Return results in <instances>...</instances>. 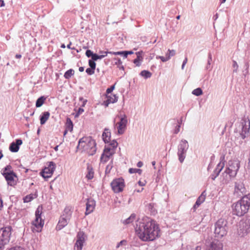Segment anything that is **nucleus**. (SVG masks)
<instances>
[{"label":"nucleus","instance_id":"nucleus-1","mask_svg":"<svg viewBox=\"0 0 250 250\" xmlns=\"http://www.w3.org/2000/svg\"><path fill=\"white\" fill-rule=\"evenodd\" d=\"M135 230L138 236L143 241H152L160 236L158 224L147 217L138 220Z\"/></svg>","mask_w":250,"mask_h":250},{"label":"nucleus","instance_id":"nucleus-2","mask_svg":"<svg viewBox=\"0 0 250 250\" xmlns=\"http://www.w3.org/2000/svg\"><path fill=\"white\" fill-rule=\"evenodd\" d=\"M240 167V161L238 159L229 161L225 170L222 173L221 182L223 184H228L234 178Z\"/></svg>","mask_w":250,"mask_h":250},{"label":"nucleus","instance_id":"nucleus-3","mask_svg":"<svg viewBox=\"0 0 250 250\" xmlns=\"http://www.w3.org/2000/svg\"><path fill=\"white\" fill-rule=\"evenodd\" d=\"M250 207V194H248L232 205L233 213L237 216H242L248 212Z\"/></svg>","mask_w":250,"mask_h":250},{"label":"nucleus","instance_id":"nucleus-4","mask_svg":"<svg viewBox=\"0 0 250 250\" xmlns=\"http://www.w3.org/2000/svg\"><path fill=\"white\" fill-rule=\"evenodd\" d=\"M95 141L90 137H85L80 139L77 149H82L89 155H94L96 151Z\"/></svg>","mask_w":250,"mask_h":250},{"label":"nucleus","instance_id":"nucleus-5","mask_svg":"<svg viewBox=\"0 0 250 250\" xmlns=\"http://www.w3.org/2000/svg\"><path fill=\"white\" fill-rule=\"evenodd\" d=\"M250 121L249 119L244 118L236 125L235 132L239 133L241 138L244 139L250 135Z\"/></svg>","mask_w":250,"mask_h":250},{"label":"nucleus","instance_id":"nucleus-6","mask_svg":"<svg viewBox=\"0 0 250 250\" xmlns=\"http://www.w3.org/2000/svg\"><path fill=\"white\" fill-rule=\"evenodd\" d=\"M227 221L223 219H219L215 224L214 233L217 238H222L227 233Z\"/></svg>","mask_w":250,"mask_h":250},{"label":"nucleus","instance_id":"nucleus-7","mask_svg":"<svg viewBox=\"0 0 250 250\" xmlns=\"http://www.w3.org/2000/svg\"><path fill=\"white\" fill-rule=\"evenodd\" d=\"M188 147L189 145L186 140L182 139L180 141L178 146L177 155L181 163H183L184 161Z\"/></svg>","mask_w":250,"mask_h":250},{"label":"nucleus","instance_id":"nucleus-8","mask_svg":"<svg viewBox=\"0 0 250 250\" xmlns=\"http://www.w3.org/2000/svg\"><path fill=\"white\" fill-rule=\"evenodd\" d=\"M11 167L10 166H7L3 169L1 174L5 178L8 185L10 186H14L16 184V182L14 180V177H16V174L13 171H11Z\"/></svg>","mask_w":250,"mask_h":250},{"label":"nucleus","instance_id":"nucleus-9","mask_svg":"<svg viewBox=\"0 0 250 250\" xmlns=\"http://www.w3.org/2000/svg\"><path fill=\"white\" fill-rule=\"evenodd\" d=\"M12 228L7 226L0 229V245L7 244L10 240L11 235Z\"/></svg>","mask_w":250,"mask_h":250},{"label":"nucleus","instance_id":"nucleus-10","mask_svg":"<svg viewBox=\"0 0 250 250\" xmlns=\"http://www.w3.org/2000/svg\"><path fill=\"white\" fill-rule=\"evenodd\" d=\"M250 232V219H246L239 222L238 233L241 237H244Z\"/></svg>","mask_w":250,"mask_h":250},{"label":"nucleus","instance_id":"nucleus-11","mask_svg":"<svg viewBox=\"0 0 250 250\" xmlns=\"http://www.w3.org/2000/svg\"><path fill=\"white\" fill-rule=\"evenodd\" d=\"M42 209V206L38 207L35 212L36 218L32 223V225L37 228V231H41L44 224V221L41 218Z\"/></svg>","mask_w":250,"mask_h":250},{"label":"nucleus","instance_id":"nucleus-12","mask_svg":"<svg viewBox=\"0 0 250 250\" xmlns=\"http://www.w3.org/2000/svg\"><path fill=\"white\" fill-rule=\"evenodd\" d=\"M56 168V164L51 161L46 163V166L41 172V175L44 178L51 177Z\"/></svg>","mask_w":250,"mask_h":250},{"label":"nucleus","instance_id":"nucleus-13","mask_svg":"<svg viewBox=\"0 0 250 250\" xmlns=\"http://www.w3.org/2000/svg\"><path fill=\"white\" fill-rule=\"evenodd\" d=\"M110 185L115 193H119L123 190L125 187L124 180L121 178L114 179Z\"/></svg>","mask_w":250,"mask_h":250},{"label":"nucleus","instance_id":"nucleus-14","mask_svg":"<svg viewBox=\"0 0 250 250\" xmlns=\"http://www.w3.org/2000/svg\"><path fill=\"white\" fill-rule=\"evenodd\" d=\"M120 116V122L117 124L118 125L117 126L118 133L120 135L124 133L127 123V117L125 115H121Z\"/></svg>","mask_w":250,"mask_h":250},{"label":"nucleus","instance_id":"nucleus-15","mask_svg":"<svg viewBox=\"0 0 250 250\" xmlns=\"http://www.w3.org/2000/svg\"><path fill=\"white\" fill-rule=\"evenodd\" d=\"M114 153V151L112 150L110 147H105L104 152L101 157V163L103 164L106 163Z\"/></svg>","mask_w":250,"mask_h":250},{"label":"nucleus","instance_id":"nucleus-16","mask_svg":"<svg viewBox=\"0 0 250 250\" xmlns=\"http://www.w3.org/2000/svg\"><path fill=\"white\" fill-rule=\"evenodd\" d=\"M246 191L244 184L242 181H239L235 182L234 194L237 196H241Z\"/></svg>","mask_w":250,"mask_h":250},{"label":"nucleus","instance_id":"nucleus-17","mask_svg":"<svg viewBox=\"0 0 250 250\" xmlns=\"http://www.w3.org/2000/svg\"><path fill=\"white\" fill-rule=\"evenodd\" d=\"M77 241L75 244L74 249H77L76 250H82L83 243L85 241L84 233L83 231H80L78 233L77 235Z\"/></svg>","mask_w":250,"mask_h":250},{"label":"nucleus","instance_id":"nucleus-18","mask_svg":"<svg viewBox=\"0 0 250 250\" xmlns=\"http://www.w3.org/2000/svg\"><path fill=\"white\" fill-rule=\"evenodd\" d=\"M223 245L219 241L214 240L208 246L207 250H223Z\"/></svg>","mask_w":250,"mask_h":250},{"label":"nucleus","instance_id":"nucleus-19","mask_svg":"<svg viewBox=\"0 0 250 250\" xmlns=\"http://www.w3.org/2000/svg\"><path fill=\"white\" fill-rule=\"evenodd\" d=\"M95 206L96 202L93 199H88L86 204L85 215H87L92 212L95 208Z\"/></svg>","mask_w":250,"mask_h":250},{"label":"nucleus","instance_id":"nucleus-20","mask_svg":"<svg viewBox=\"0 0 250 250\" xmlns=\"http://www.w3.org/2000/svg\"><path fill=\"white\" fill-rule=\"evenodd\" d=\"M224 167V163L220 162L218 164L215 169L213 170L212 173L210 175V178L212 180H214L216 177L219 175L220 172Z\"/></svg>","mask_w":250,"mask_h":250},{"label":"nucleus","instance_id":"nucleus-21","mask_svg":"<svg viewBox=\"0 0 250 250\" xmlns=\"http://www.w3.org/2000/svg\"><path fill=\"white\" fill-rule=\"evenodd\" d=\"M22 143L21 139H18L16 140V142L11 143L9 146V150L12 152H17L19 151L20 146Z\"/></svg>","mask_w":250,"mask_h":250},{"label":"nucleus","instance_id":"nucleus-22","mask_svg":"<svg viewBox=\"0 0 250 250\" xmlns=\"http://www.w3.org/2000/svg\"><path fill=\"white\" fill-rule=\"evenodd\" d=\"M69 219L65 218L64 217L61 216L59 222L56 226V229L60 230L65 227L68 223Z\"/></svg>","mask_w":250,"mask_h":250},{"label":"nucleus","instance_id":"nucleus-23","mask_svg":"<svg viewBox=\"0 0 250 250\" xmlns=\"http://www.w3.org/2000/svg\"><path fill=\"white\" fill-rule=\"evenodd\" d=\"M206 196V193L205 191H204L200 196L198 198L197 201L195 202L193 206L194 208H198L202 203L205 201Z\"/></svg>","mask_w":250,"mask_h":250},{"label":"nucleus","instance_id":"nucleus-24","mask_svg":"<svg viewBox=\"0 0 250 250\" xmlns=\"http://www.w3.org/2000/svg\"><path fill=\"white\" fill-rule=\"evenodd\" d=\"M72 211L71 210V207H66L63 212L62 214L61 215L62 217H64L65 218L70 220L72 216Z\"/></svg>","mask_w":250,"mask_h":250},{"label":"nucleus","instance_id":"nucleus-25","mask_svg":"<svg viewBox=\"0 0 250 250\" xmlns=\"http://www.w3.org/2000/svg\"><path fill=\"white\" fill-rule=\"evenodd\" d=\"M50 116V113L48 111L43 112L40 116V123L42 125H44Z\"/></svg>","mask_w":250,"mask_h":250},{"label":"nucleus","instance_id":"nucleus-26","mask_svg":"<svg viewBox=\"0 0 250 250\" xmlns=\"http://www.w3.org/2000/svg\"><path fill=\"white\" fill-rule=\"evenodd\" d=\"M87 174H86V178L88 180H91L94 177V172L92 167L88 165L87 167Z\"/></svg>","mask_w":250,"mask_h":250},{"label":"nucleus","instance_id":"nucleus-27","mask_svg":"<svg viewBox=\"0 0 250 250\" xmlns=\"http://www.w3.org/2000/svg\"><path fill=\"white\" fill-rule=\"evenodd\" d=\"M110 132L109 131V129L105 128L104 129V132L103 133V139L105 143H107L109 142L110 139Z\"/></svg>","mask_w":250,"mask_h":250},{"label":"nucleus","instance_id":"nucleus-28","mask_svg":"<svg viewBox=\"0 0 250 250\" xmlns=\"http://www.w3.org/2000/svg\"><path fill=\"white\" fill-rule=\"evenodd\" d=\"M36 197H37V195L36 194H30L27 195L23 199V202L24 203L30 202L32 200H33L34 199L36 198Z\"/></svg>","mask_w":250,"mask_h":250},{"label":"nucleus","instance_id":"nucleus-29","mask_svg":"<svg viewBox=\"0 0 250 250\" xmlns=\"http://www.w3.org/2000/svg\"><path fill=\"white\" fill-rule=\"evenodd\" d=\"M73 125L72 121L70 118H67L65 124V129L69 130V131H72Z\"/></svg>","mask_w":250,"mask_h":250},{"label":"nucleus","instance_id":"nucleus-30","mask_svg":"<svg viewBox=\"0 0 250 250\" xmlns=\"http://www.w3.org/2000/svg\"><path fill=\"white\" fill-rule=\"evenodd\" d=\"M108 52H109L108 51H105V52L100 51L101 53L103 54L101 55H98L97 54L95 53V55H94V56H93V60L94 61H97L99 59H102L103 58L105 57L107 55V54H109Z\"/></svg>","mask_w":250,"mask_h":250},{"label":"nucleus","instance_id":"nucleus-31","mask_svg":"<svg viewBox=\"0 0 250 250\" xmlns=\"http://www.w3.org/2000/svg\"><path fill=\"white\" fill-rule=\"evenodd\" d=\"M46 99V98L44 96H41L40 98H39L36 101V106L37 107H40L44 103V101Z\"/></svg>","mask_w":250,"mask_h":250},{"label":"nucleus","instance_id":"nucleus-32","mask_svg":"<svg viewBox=\"0 0 250 250\" xmlns=\"http://www.w3.org/2000/svg\"><path fill=\"white\" fill-rule=\"evenodd\" d=\"M74 74V70L72 69H70L67 70L64 74V77L66 79H69Z\"/></svg>","mask_w":250,"mask_h":250},{"label":"nucleus","instance_id":"nucleus-33","mask_svg":"<svg viewBox=\"0 0 250 250\" xmlns=\"http://www.w3.org/2000/svg\"><path fill=\"white\" fill-rule=\"evenodd\" d=\"M136 215L134 214H132L128 218L123 221L125 224H129L133 222L135 219Z\"/></svg>","mask_w":250,"mask_h":250},{"label":"nucleus","instance_id":"nucleus-34","mask_svg":"<svg viewBox=\"0 0 250 250\" xmlns=\"http://www.w3.org/2000/svg\"><path fill=\"white\" fill-rule=\"evenodd\" d=\"M140 75L145 79H148L151 77L152 74L147 70H143L141 72Z\"/></svg>","mask_w":250,"mask_h":250},{"label":"nucleus","instance_id":"nucleus-35","mask_svg":"<svg viewBox=\"0 0 250 250\" xmlns=\"http://www.w3.org/2000/svg\"><path fill=\"white\" fill-rule=\"evenodd\" d=\"M212 62V56L211 53H209L208 55V63L206 67V69L210 71L212 67L210 66L211 62Z\"/></svg>","mask_w":250,"mask_h":250},{"label":"nucleus","instance_id":"nucleus-36","mask_svg":"<svg viewBox=\"0 0 250 250\" xmlns=\"http://www.w3.org/2000/svg\"><path fill=\"white\" fill-rule=\"evenodd\" d=\"M114 60L115 61V64L117 65L120 69H124V68L122 65V62L121 59L120 58H115Z\"/></svg>","mask_w":250,"mask_h":250},{"label":"nucleus","instance_id":"nucleus-37","mask_svg":"<svg viewBox=\"0 0 250 250\" xmlns=\"http://www.w3.org/2000/svg\"><path fill=\"white\" fill-rule=\"evenodd\" d=\"M107 98L109 101L110 103H115L118 101V97L116 95H113L112 96H107Z\"/></svg>","mask_w":250,"mask_h":250},{"label":"nucleus","instance_id":"nucleus-38","mask_svg":"<svg viewBox=\"0 0 250 250\" xmlns=\"http://www.w3.org/2000/svg\"><path fill=\"white\" fill-rule=\"evenodd\" d=\"M118 146V143L115 140H113L110 142L109 146L108 147H110L112 150H113L115 151V149Z\"/></svg>","mask_w":250,"mask_h":250},{"label":"nucleus","instance_id":"nucleus-39","mask_svg":"<svg viewBox=\"0 0 250 250\" xmlns=\"http://www.w3.org/2000/svg\"><path fill=\"white\" fill-rule=\"evenodd\" d=\"M203 93V92H202V90L201 89V88H197L196 89H195L194 90H193L192 92V94L195 95V96H199L201 95H202Z\"/></svg>","mask_w":250,"mask_h":250},{"label":"nucleus","instance_id":"nucleus-40","mask_svg":"<svg viewBox=\"0 0 250 250\" xmlns=\"http://www.w3.org/2000/svg\"><path fill=\"white\" fill-rule=\"evenodd\" d=\"M142 170L139 168H130L129 169V172L131 174L138 173L139 174H141Z\"/></svg>","mask_w":250,"mask_h":250},{"label":"nucleus","instance_id":"nucleus-41","mask_svg":"<svg viewBox=\"0 0 250 250\" xmlns=\"http://www.w3.org/2000/svg\"><path fill=\"white\" fill-rule=\"evenodd\" d=\"M142 60L140 56H137V58L133 60V63L136 64L137 66H140L141 64Z\"/></svg>","mask_w":250,"mask_h":250},{"label":"nucleus","instance_id":"nucleus-42","mask_svg":"<svg viewBox=\"0 0 250 250\" xmlns=\"http://www.w3.org/2000/svg\"><path fill=\"white\" fill-rule=\"evenodd\" d=\"M108 53L110 54H113V55H120V56H123L125 58V52H124V51H118V52H111V51H109Z\"/></svg>","mask_w":250,"mask_h":250},{"label":"nucleus","instance_id":"nucleus-43","mask_svg":"<svg viewBox=\"0 0 250 250\" xmlns=\"http://www.w3.org/2000/svg\"><path fill=\"white\" fill-rule=\"evenodd\" d=\"M95 61L93 60H89L88 61V64L90 68H92L95 70L96 68V63L95 62Z\"/></svg>","mask_w":250,"mask_h":250},{"label":"nucleus","instance_id":"nucleus-44","mask_svg":"<svg viewBox=\"0 0 250 250\" xmlns=\"http://www.w3.org/2000/svg\"><path fill=\"white\" fill-rule=\"evenodd\" d=\"M85 55L88 58L91 57V59L93 60L95 53H93L90 50H87L85 52Z\"/></svg>","mask_w":250,"mask_h":250},{"label":"nucleus","instance_id":"nucleus-45","mask_svg":"<svg viewBox=\"0 0 250 250\" xmlns=\"http://www.w3.org/2000/svg\"><path fill=\"white\" fill-rule=\"evenodd\" d=\"M157 59H160L163 62H166L169 60V58L167 57H163L161 56H157L156 57Z\"/></svg>","mask_w":250,"mask_h":250},{"label":"nucleus","instance_id":"nucleus-46","mask_svg":"<svg viewBox=\"0 0 250 250\" xmlns=\"http://www.w3.org/2000/svg\"><path fill=\"white\" fill-rule=\"evenodd\" d=\"M86 72L89 75H92L94 74L95 70L92 68H88L85 70Z\"/></svg>","mask_w":250,"mask_h":250},{"label":"nucleus","instance_id":"nucleus-47","mask_svg":"<svg viewBox=\"0 0 250 250\" xmlns=\"http://www.w3.org/2000/svg\"><path fill=\"white\" fill-rule=\"evenodd\" d=\"M168 56L167 57L169 58V60L171 58V57L174 56L175 55V51L174 50H170L168 49Z\"/></svg>","mask_w":250,"mask_h":250},{"label":"nucleus","instance_id":"nucleus-48","mask_svg":"<svg viewBox=\"0 0 250 250\" xmlns=\"http://www.w3.org/2000/svg\"><path fill=\"white\" fill-rule=\"evenodd\" d=\"M180 127H181V125H180V123H179V122H178V125H177L176 126L174 130V133L175 134H177L179 133V132L180 131Z\"/></svg>","mask_w":250,"mask_h":250},{"label":"nucleus","instance_id":"nucleus-49","mask_svg":"<svg viewBox=\"0 0 250 250\" xmlns=\"http://www.w3.org/2000/svg\"><path fill=\"white\" fill-rule=\"evenodd\" d=\"M233 67L234 68L233 72H237L238 68V65L237 62L235 61H233Z\"/></svg>","mask_w":250,"mask_h":250},{"label":"nucleus","instance_id":"nucleus-50","mask_svg":"<svg viewBox=\"0 0 250 250\" xmlns=\"http://www.w3.org/2000/svg\"><path fill=\"white\" fill-rule=\"evenodd\" d=\"M114 88H115V85H112L109 88H108L106 89V93L107 94H109V93H111V92L113 91V90L114 89Z\"/></svg>","mask_w":250,"mask_h":250},{"label":"nucleus","instance_id":"nucleus-51","mask_svg":"<svg viewBox=\"0 0 250 250\" xmlns=\"http://www.w3.org/2000/svg\"><path fill=\"white\" fill-rule=\"evenodd\" d=\"M126 242V241L125 240L121 241L120 242H119L117 244V245L116 246V248H119L121 246L125 244Z\"/></svg>","mask_w":250,"mask_h":250},{"label":"nucleus","instance_id":"nucleus-52","mask_svg":"<svg viewBox=\"0 0 250 250\" xmlns=\"http://www.w3.org/2000/svg\"><path fill=\"white\" fill-rule=\"evenodd\" d=\"M125 53V58H126L128 55L133 54V52L132 51H124Z\"/></svg>","mask_w":250,"mask_h":250},{"label":"nucleus","instance_id":"nucleus-53","mask_svg":"<svg viewBox=\"0 0 250 250\" xmlns=\"http://www.w3.org/2000/svg\"><path fill=\"white\" fill-rule=\"evenodd\" d=\"M83 111H84L83 109L81 107H80L78 109V111L76 114V116H77L80 115V114H82V113L83 112Z\"/></svg>","mask_w":250,"mask_h":250},{"label":"nucleus","instance_id":"nucleus-54","mask_svg":"<svg viewBox=\"0 0 250 250\" xmlns=\"http://www.w3.org/2000/svg\"><path fill=\"white\" fill-rule=\"evenodd\" d=\"M9 250H24L22 248L20 247H16L10 249Z\"/></svg>","mask_w":250,"mask_h":250},{"label":"nucleus","instance_id":"nucleus-55","mask_svg":"<svg viewBox=\"0 0 250 250\" xmlns=\"http://www.w3.org/2000/svg\"><path fill=\"white\" fill-rule=\"evenodd\" d=\"M110 104V102H109V101L107 98V100L104 102L103 104L105 106L107 107L109 105V104Z\"/></svg>","mask_w":250,"mask_h":250},{"label":"nucleus","instance_id":"nucleus-56","mask_svg":"<svg viewBox=\"0 0 250 250\" xmlns=\"http://www.w3.org/2000/svg\"><path fill=\"white\" fill-rule=\"evenodd\" d=\"M146 182H142L141 181H139L138 182L139 185L141 187L144 186L146 185Z\"/></svg>","mask_w":250,"mask_h":250},{"label":"nucleus","instance_id":"nucleus-57","mask_svg":"<svg viewBox=\"0 0 250 250\" xmlns=\"http://www.w3.org/2000/svg\"><path fill=\"white\" fill-rule=\"evenodd\" d=\"M143 163L141 161H139L137 163V166L138 167H141L143 166Z\"/></svg>","mask_w":250,"mask_h":250},{"label":"nucleus","instance_id":"nucleus-58","mask_svg":"<svg viewBox=\"0 0 250 250\" xmlns=\"http://www.w3.org/2000/svg\"><path fill=\"white\" fill-rule=\"evenodd\" d=\"M4 6V2L3 0H0V7Z\"/></svg>","mask_w":250,"mask_h":250},{"label":"nucleus","instance_id":"nucleus-59","mask_svg":"<svg viewBox=\"0 0 250 250\" xmlns=\"http://www.w3.org/2000/svg\"><path fill=\"white\" fill-rule=\"evenodd\" d=\"M143 189H144V188H142L139 189H135L134 192H141L143 190Z\"/></svg>","mask_w":250,"mask_h":250},{"label":"nucleus","instance_id":"nucleus-60","mask_svg":"<svg viewBox=\"0 0 250 250\" xmlns=\"http://www.w3.org/2000/svg\"><path fill=\"white\" fill-rule=\"evenodd\" d=\"M187 62H188V58H187V57H186L183 62V64H184V65H186V63H187Z\"/></svg>","mask_w":250,"mask_h":250},{"label":"nucleus","instance_id":"nucleus-61","mask_svg":"<svg viewBox=\"0 0 250 250\" xmlns=\"http://www.w3.org/2000/svg\"><path fill=\"white\" fill-rule=\"evenodd\" d=\"M111 168H112L111 166L107 165L106 167V171H107L108 169H109V171Z\"/></svg>","mask_w":250,"mask_h":250},{"label":"nucleus","instance_id":"nucleus-62","mask_svg":"<svg viewBox=\"0 0 250 250\" xmlns=\"http://www.w3.org/2000/svg\"><path fill=\"white\" fill-rule=\"evenodd\" d=\"M212 167V164L211 163H210L208 167V168H207L208 171H209V169H211Z\"/></svg>","mask_w":250,"mask_h":250},{"label":"nucleus","instance_id":"nucleus-63","mask_svg":"<svg viewBox=\"0 0 250 250\" xmlns=\"http://www.w3.org/2000/svg\"><path fill=\"white\" fill-rule=\"evenodd\" d=\"M87 102V100H83V104L82 105V106H84L86 103Z\"/></svg>","mask_w":250,"mask_h":250},{"label":"nucleus","instance_id":"nucleus-64","mask_svg":"<svg viewBox=\"0 0 250 250\" xmlns=\"http://www.w3.org/2000/svg\"><path fill=\"white\" fill-rule=\"evenodd\" d=\"M248 168L249 169H250V157H249V162H248Z\"/></svg>","mask_w":250,"mask_h":250}]
</instances>
